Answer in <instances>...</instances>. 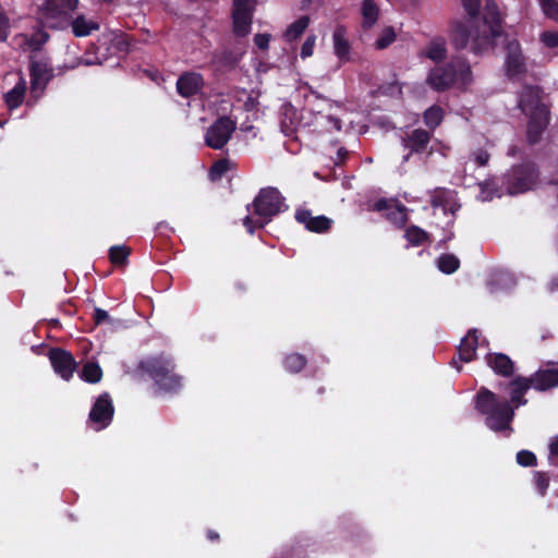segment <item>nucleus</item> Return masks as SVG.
I'll list each match as a JSON object with an SVG mask.
<instances>
[{
    "label": "nucleus",
    "mask_w": 558,
    "mask_h": 558,
    "mask_svg": "<svg viewBox=\"0 0 558 558\" xmlns=\"http://www.w3.org/2000/svg\"><path fill=\"white\" fill-rule=\"evenodd\" d=\"M548 460L550 464L558 466V436L554 437L549 444Z\"/></svg>",
    "instance_id": "47"
},
{
    "label": "nucleus",
    "mask_w": 558,
    "mask_h": 558,
    "mask_svg": "<svg viewBox=\"0 0 558 558\" xmlns=\"http://www.w3.org/2000/svg\"><path fill=\"white\" fill-rule=\"evenodd\" d=\"M52 76V69L47 60H37L34 56L31 62V89L39 96Z\"/></svg>",
    "instance_id": "10"
},
{
    "label": "nucleus",
    "mask_w": 558,
    "mask_h": 558,
    "mask_svg": "<svg viewBox=\"0 0 558 558\" xmlns=\"http://www.w3.org/2000/svg\"><path fill=\"white\" fill-rule=\"evenodd\" d=\"M519 106L527 116H537L541 108H547L539 101V92L534 86H524L521 94Z\"/></svg>",
    "instance_id": "14"
},
{
    "label": "nucleus",
    "mask_w": 558,
    "mask_h": 558,
    "mask_svg": "<svg viewBox=\"0 0 558 558\" xmlns=\"http://www.w3.org/2000/svg\"><path fill=\"white\" fill-rule=\"evenodd\" d=\"M531 387H533L531 378L517 377L510 383V397L513 409L527 402L523 396Z\"/></svg>",
    "instance_id": "22"
},
{
    "label": "nucleus",
    "mask_w": 558,
    "mask_h": 558,
    "mask_svg": "<svg viewBox=\"0 0 558 558\" xmlns=\"http://www.w3.org/2000/svg\"><path fill=\"white\" fill-rule=\"evenodd\" d=\"M236 129V123L229 117L218 118L205 133V144L213 149H222Z\"/></svg>",
    "instance_id": "7"
},
{
    "label": "nucleus",
    "mask_w": 558,
    "mask_h": 558,
    "mask_svg": "<svg viewBox=\"0 0 558 558\" xmlns=\"http://www.w3.org/2000/svg\"><path fill=\"white\" fill-rule=\"evenodd\" d=\"M138 367L163 391L175 392L182 386L181 377L173 373L174 365L171 360L162 355L148 357L142 361Z\"/></svg>",
    "instance_id": "5"
},
{
    "label": "nucleus",
    "mask_w": 558,
    "mask_h": 558,
    "mask_svg": "<svg viewBox=\"0 0 558 558\" xmlns=\"http://www.w3.org/2000/svg\"><path fill=\"white\" fill-rule=\"evenodd\" d=\"M517 462L522 466H533L536 464V457L532 451L521 450L517 453Z\"/></svg>",
    "instance_id": "41"
},
{
    "label": "nucleus",
    "mask_w": 558,
    "mask_h": 558,
    "mask_svg": "<svg viewBox=\"0 0 558 558\" xmlns=\"http://www.w3.org/2000/svg\"><path fill=\"white\" fill-rule=\"evenodd\" d=\"M459 264V259L452 254H444L438 258V268L446 274L454 272Z\"/></svg>",
    "instance_id": "35"
},
{
    "label": "nucleus",
    "mask_w": 558,
    "mask_h": 558,
    "mask_svg": "<svg viewBox=\"0 0 558 558\" xmlns=\"http://www.w3.org/2000/svg\"><path fill=\"white\" fill-rule=\"evenodd\" d=\"M376 208H377L378 210H381V209L386 208V201H378V202L376 203Z\"/></svg>",
    "instance_id": "53"
},
{
    "label": "nucleus",
    "mask_w": 558,
    "mask_h": 558,
    "mask_svg": "<svg viewBox=\"0 0 558 558\" xmlns=\"http://www.w3.org/2000/svg\"><path fill=\"white\" fill-rule=\"evenodd\" d=\"M306 364V360L301 354H290L286 359V367L292 373L300 372Z\"/></svg>",
    "instance_id": "36"
},
{
    "label": "nucleus",
    "mask_w": 558,
    "mask_h": 558,
    "mask_svg": "<svg viewBox=\"0 0 558 558\" xmlns=\"http://www.w3.org/2000/svg\"><path fill=\"white\" fill-rule=\"evenodd\" d=\"M131 250L125 245H114L109 250V258L116 266H124Z\"/></svg>",
    "instance_id": "31"
},
{
    "label": "nucleus",
    "mask_w": 558,
    "mask_h": 558,
    "mask_svg": "<svg viewBox=\"0 0 558 558\" xmlns=\"http://www.w3.org/2000/svg\"><path fill=\"white\" fill-rule=\"evenodd\" d=\"M409 157H410V155L404 156L403 160H404V161H408V160H409Z\"/></svg>",
    "instance_id": "59"
},
{
    "label": "nucleus",
    "mask_w": 558,
    "mask_h": 558,
    "mask_svg": "<svg viewBox=\"0 0 558 558\" xmlns=\"http://www.w3.org/2000/svg\"><path fill=\"white\" fill-rule=\"evenodd\" d=\"M453 365L457 367V371H460V369H461V367L457 365V362H456V361H453Z\"/></svg>",
    "instance_id": "58"
},
{
    "label": "nucleus",
    "mask_w": 558,
    "mask_h": 558,
    "mask_svg": "<svg viewBox=\"0 0 558 558\" xmlns=\"http://www.w3.org/2000/svg\"><path fill=\"white\" fill-rule=\"evenodd\" d=\"M294 130L293 125H288L284 121L282 122V131L286 135H290Z\"/></svg>",
    "instance_id": "52"
},
{
    "label": "nucleus",
    "mask_w": 558,
    "mask_h": 558,
    "mask_svg": "<svg viewBox=\"0 0 558 558\" xmlns=\"http://www.w3.org/2000/svg\"><path fill=\"white\" fill-rule=\"evenodd\" d=\"M77 3V0H46L40 9L41 23L50 28H64Z\"/></svg>",
    "instance_id": "6"
},
{
    "label": "nucleus",
    "mask_w": 558,
    "mask_h": 558,
    "mask_svg": "<svg viewBox=\"0 0 558 558\" xmlns=\"http://www.w3.org/2000/svg\"><path fill=\"white\" fill-rule=\"evenodd\" d=\"M228 170V161L219 160L210 169L211 179H216L225 174Z\"/></svg>",
    "instance_id": "46"
},
{
    "label": "nucleus",
    "mask_w": 558,
    "mask_h": 558,
    "mask_svg": "<svg viewBox=\"0 0 558 558\" xmlns=\"http://www.w3.org/2000/svg\"><path fill=\"white\" fill-rule=\"evenodd\" d=\"M308 24H310V17L306 15L301 16L295 22H293L292 24L289 25V27L287 28V31L284 32V35H283L284 39L287 41H293V40L298 39L304 33V31L307 28Z\"/></svg>",
    "instance_id": "29"
},
{
    "label": "nucleus",
    "mask_w": 558,
    "mask_h": 558,
    "mask_svg": "<svg viewBox=\"0 0 558 558\" xmlns=\"http://www.w3.org/2000/svg\"><path fill=\"white\" fill-rule=\"evenodd\" d=\"M535 486L541 495H545L549 486V477L544 472H536L534 474Z\"/></svg>",
    "instance_id": "42"
},
{
    "label": "nucleus",
    "mask_w": 558,
    "mask_h": 558,
    "mask_svg": "<svg viewBox=\"0 0 558 558\" xmlns=\"http://www.w3.org/2000/svg\"><path fill=\"white\" fill-rule=\"evenodd\" d=\"M541 41L548 48H558V32H544Z\"/></svg>",
    "instance_id": "43"
},
{
    "label": "nucleus",
    "mask_w": 558,
    "mask_h": 558,
    "mask_svg": "<svg viewBox=\"0 0 558 558\" xmlns=\"http://www.w3.org/2000/svg\"><path fill=\"white\" fill-rule=\"evenodd\" d=\"M94 319L96 322V324H101L104 323L105 320L109 319V315L108 313L102 310V308H95V312H94Z\"/></svg>",
    "instance_id": "49"
},
{
    "label": "nucleus",
    "mask_w": 558,
    "mask_h": 558,
    "mask_svg": "<svg viewBox=\"0 0 558 558\" xmlns=\"http://www.w3.org/2000/svg\"><path fill=\"white\" fill-rule=\"evenodd\" d=\"M25 92L26 82L21 78L11 90L4 94V100L9 109H15L23 102Z\"/></svg>",
    "instance_id": "28"
},
{
    "label": "nucleus",
    "mask_w": 558,
    "mask_h": 558,
    "mask_svg": "<svg viewBox=\"0 0 558 558\" xmlns=\"http://www.w3.org/2000/svg\"><path fill=\"white\" fill-rule=\"evenodd\" d=\"M222 62L228 65H233L238 62V58L232 52L225 51L222 53Z\"/></svg>",
    "instance_id": "50"
},
{
    "label": "nucleus",
    "mask_w": 558,
    "mask_h": 558,
    "mask_svg": "<svg viewBox=\"0 0 558 558\" xmlns=\"http://www.w3.org/2000/svg\"><path fill=\"white\" fill-rule=\"evenodd\" d=\"M253 207L257 218L254 220L247 216L244 219V226L250 233H253L256 227H264L274 216L282 210V197L275 187L262 189L254 199Z\"/></svg>",
    "instance_id": "4"
},
{
    "label": "nucleus",
    "mask_w": 558,
    "mask_h": 558,
    "mask_svg": "<svg viewBox=\"0 0 558 558\" xmlns=\"http://www.w3.org/2000/svg\"><path fill=\"white\" fill-rule=\"evenodd\" d=\"M81 377L88 383H98L102 377V371L97 363H86L81 373Z\"/></svg>",
    "instance_id": "32"
},
{
    "label": "nucleus",
    "mask_w": 558,
    "mask_h": 558,
    "mask_svg": "<svg viewBox=\"0 0 558 558\" xmlns=\"http://www.w3.org/2000/svg\"><path fill=\"white\" fill-rule=\"evenodd\" d=\"M488 364L495 371V373L504 377L511 376L513 373V362L506 354L496 353L489 355Z\"/></svg>",
    "instance_id": "24"
},
{
    "label": "nucleus",
    "mask_w": 558,
    "mask_h": 558,
    "mask_svg": "<svg viewBox=\"0 0 558 558\" xmlns=\"http://www.w3.org/2000/svg\"><path fill=\"white\" fill-rule=\"evenodd\" d=\"M255 10L254 0H233L232 13H250L253 14Z\"/></svg>",
    "instance_id": "38"
},
{
    "label": "nucleus",
    "mask_w": 558,
    "mask_h": 558,
    "mask_svg": "<svg viewBox=\"0 0 558 558\" xmlns=\"http://www.w3.org/2000/svg\"><path fill=\"white\" fill-rule=\"evenodd\" d=\"M97 2H106V3H111L113 0H96Z\"/></svg>",
    "instance_id": "56"
},
{
    "label": "nucleus",
    "mask_w": 558,
    "mask_h": 558,
    "mask_svg": "<svg viewBox=\"0 0 558 558\" xmlns=\"http://www.w3.org/2000/svg\"><path fill=\"white\" fill-rule=\"evenodd\" d=\"M476 409L485 416L486 425L493 430L510 429L514 416L513 407L487 388H481L476 396Z\"/></svg>",
    "instance_id": "3"
},
{
    "label": "nucleus",
    "mask_w": 558,
    "mask_h": 558,
    "mask_svg": "<svg viewBox=\"0 0 558 558\" xmlns=\"http://www.w3.org/2000/svg\"><path fill=\"white\" fill-rule=\"evenodd\" d=\"M543 13L555 21H558V1L557 0H537Z\"/></svg>",
    "instance_id": "37"
},
{
    "label": "nucleus",
    "mask_w": 558,
    "mask_h": 558,
    "mask_svg": "<svg viewBox=\"0 0 558 558\" xmlns=\"http://www.w3.org/2000/svg\"><path fill=\"white\" fill-rule=\"evenodd\" d=\"M537 173L534 165L526 163L515 167L507 175V189L509 194L523 193L535 184Z\"/></svg>",
    "instance_id": "8"
},
{
    "label": "nucleus",
    "mask_w": 558,
    "mask_h": 558,
    "mask_svg": "<svg viewBox=\"0 0 558 558\" xmlns=\"http://www.w3.org/2000/svg\"><path fill=\"white\" fill-rule=\"evenodd\" d=\"M328 120L329 122L332 124V126L337 130V131H340L341 130V121L340 119L336 118V117H328Z\"/></svg>",
    "instance_id": "51"
},
{
    "label": "nucleus",
    "mask_w": 558,
    "mask_h": 558,
    "mask_svg": "<svg viewBox=\"0 0 558 558\" xmlns=\"http://www.w3.org/2000/svg\"><path fill=\"white\" fill-rule=\"evenodd\" d=\"M398 216H399V220H400L401 222H404V221H405V214H404L403 209H399V210H398Z\"/></svg>",
    "instance_id": "55"
},
{
    "label": "nucleus",
    "mask_w": 558,
    "mask_h": 558,
    "mask_svg": "<svg viewBox=\"0 0 558 558\" xmlns=\"http://www.w3.org/2000/svg\"><path fill=\"white\" fill-rule=\"evenodd\" d=\"M405 236L414 245L423 243L427 236L426 232L417 227L409 228L405 232Z\"/></svg>",
    "instance_id": "39"
},
{
    "label": "nucleus",
    "mask_w": 558,
    "mask_h": 558,
    "mask_svg": "<svg viewBox=\"0 0 558 558\" xmlns=\"http://www.w3.org/2000/svg\"><path fill=\"white\" fill-rule=\"evenodd\" d=\"M430 204L433 207H441L445 213L453 214L459 208L454 192L442 187H437L430 192Z\"/></svg>",
    "instance_id": "17"
},
{
    "label": "nucleus",
    "mask_w": 558,
    "mask_h": 558,
    "mask_svg": "<svg viewBox=\"0 0 558 558\" xmlns=\"http://www.w3.org/2000/svg\"><path fill=\"white\" fill-rule=\"evenodd\" d=\"M471 83V66L461 57H453L447 63L436 64L426 75V84L436 92H445L452 87L465 88Z\"/></svg>",
    "instance_id": "2"
},
{
    "label": "nucleus",
    "mask_w": 558,
    "mask_h": 558,
    "mask_svg": "<svg viewBox=\"0 0 558 558\" xmlns=\"http://www.w3.org/2000/svg\"><path fill=\"white\" fill-rule=\"evenodd\" d=\"M49 35L44 31H38L32 35L20 34L14 40L24 51L38 52L48 41Z\"/></svg>",
    "instance_id": "16"
},
{
    "label": "nucleus",
    "mask_w": 558,
    "mask_h": 558,
    "mask_svg": "<svg viewBox=\"0 0 558 558\" xmlns=\"http://www.w3.org/2000/svg\"><path fill=\"white\" fill-rule=\"evenodd\" d=\"M295 219L313 232L327 231L331 226V220L325 216H313L307 209H299L295 213Z\"/></svg>",
    "instance_id": "15"
},
{
    "label": "nucleus",
    "mask_w": 558,
    "mask_h": 558,
    "mask_svg": "<svg viewBox=\"0 0 558 558\" xmlns=\"http://www.w3.org/2000/svg\"><path fill=\"white\" fill-rule=\"evenodd\" d=\"M429 142L430 133L423 129L413 130L403 137L404 147L409 148L411 153H422L426 149Z\"/></svg>",
    "instance_id": "19"
},
{
    "label": "nucleus",
    "mask_w": 558,
    "mask_h": 558,
    "mask_svg": "<svg viewBox=\"0 0 558 558\" xmlns=\"http://www.w3.org/2000/svg\"><path fill=\"white\" fill-rule=\"evenodd\" d=\"M113 405L108 393L100 395L89 412V421L97 424L96 429L107 427L113 416Z\"/></svg>",
    "instance_id": "11"
},
{
    "label": "nucleus",
    "mask_w": 558,
    "mask_h": 558,
    "mask_svg": "<svg viewBox=\"0 0 558 558\" xmlns=\"http://www.w3.org/2000/svg\"><path fill=\"white\" fill-rule=\"evenodd\" d=\"M208 537L211 539V541H216L219 538V535L218 533L214 532V531H209L208 532Z\"/></svg>",
    "instance_id": "54"
},
{
    "label": "nucleus",
    "mask_w": 558,
    "mask_h": 558,
    "mask_svg": "<svg viewBox=\"0 0 558 558\" xmlns=\"http://www.w3.org/2000/svg\"><path fill=\"white\" fill-rule=\"evenodd\" d=\"M397 39V34L391 26L385 27L375 41L376 49L383 50L389 47Z\"/></svg>",
    "instance_id": "34"
},
{
    "label": "nucleus",
    "mask_w": 558,
    "mask_h": 558,
    "mask_svg": "<svg viewBox=\"0 0 558 558\" xmlns=\"http://www.w3.org/2000/svg\"><path fill=\"white\" fill-rule=\"evenodd\" d=\"M233 33L239 37H245L251 32L253 14L250 13H232Z\"/></svg>",
    "instance_id": "27"
},
{
    "label": "nucleus",
    "mask_w": 558,
    "mask_h": 558,
    "mask_svg": "<svg viewBox=\"0 0 558 558\" xmlns=\"http://www.w3.org/2000/svg\"><path fill=\"white\" fill-rule=\"evenodd\" d=\"M530 378L533 383V388L544 391L558 386V369H539Z\"/></svg>",
    "instance_id": "21"
},
{
    "label": "nucleus",
    "mask_w": 558,
    "mask_h": 558,
    "mask_svg": "<svg viewBox=\"0 0 558 558\" xmlns=\"http://www.w3.org/2000/svg\"><path fill=\"white\" fill-rule=\"evenodd\" d=\"M501 34L500 13L495 0H486L483 22L468 27L462 21L451 22L449 37L452 46L462 50L469 45L475 54L483 53L494 46V39Z\"/></svg>",
    "instance_id": "1"
},
{
    "label": "nucleus",
    "mask_w": 558,
    "mask_h": 558,
    "mask_svg": "<svg viewBox=\"0 0 558 558\" xmlns=\"http://www.w3.org/2000/svg\"><path fill=\"white\" fill-rule=\"evenodd\" d=\"M270 40L269 34H257L254 37V41L259 49H267Z\"/></svg>",
    "instance_id": "48"
},
{
    "label": "nucleus",
    "mask_w": 558,
    "mask_h": 558,
    "mask_svg": "<svg viewBox=\"0 0 558 558\" xmlns=\"http://www.w3.org/2000/svg\"><path fill=\"white\" fill-rule=\"evenodd\" d=\"M505 69L506 75L511 81L520 82L527 73L525 58L522 54L520 44L517 40H511L507 45Z\"/></svg>",
    "instance_id": "9"
},
{
    "label": "nucleus",
    "mask_w": 558,
    "mask_h": 558,
    "mask_svg": "<svg viewBox=\"0 0 558 558\" xmlns=\"http://www.w3.org/2000/svg\"><path fill=\"white\" fill-rule=\"evenodd\" d=\"M477 345V330H470L468 335L461 340V343L458 348L459 360L462 362H471L475 357Z\"/></svg>",
    "instance_id": "23"
},
{
    "label": "nucleus",
    "mask_w": 558,
    "mask_h": 558,
    "mask_svg": "<svg viewBox=\"0 0 558 558\" xmlns=\"http://www.w3.org/2000/svg\"><path fill=\"white\" fill-rule=\"evenodd\" d=\"M447 40L442 36L433 37L420 52L421 58H426L435 64L444 62L447 59Z\"/></svg>",
    "instance_id": "13"
},
{
    "label": "nucleus",
    "mask_w": 558,
    "mask_h": 558,
    "mask_svg": "<svg viewBox=\"0 0 558 558\" xmlns=\"http://www.w3.org/2000/svg\"><path fill=\"white\" fill-rule=\"evenodd\" d=\"M49 360L54 372L63 379L69 380L76 367V362L71 353L62 349H51Z\"/></svg>",
    "instance_id": "12"
},
{
    "label": "nucleus",
    "mask_w": 558,
    "mask_h": 558,
    "mask_svg": "<svg viewBox=\"0 0 558 558\" xmlns=\"http://www.w3.org/2000/svg\"><path fill=\"white\" fill-rule=\"evenodd\" d=\"M345 35L343 26H338L332 35L335 53L341 60H348L350 52V44Z\"/></svg>",
    "instance_id": "25"
},
{
    "label": "nucleus",
    "mask_w": 558,
    "mask_h": 558,
    "mask_svg": "<svg viewBox=\"0 0 558 558\" xmlns=\"http://www.w3.org/2000/svg\"><path fill=\"white\" fill-rule=\"evenodd\" d=\"M316 37L314 35L308 36L301 47V57L303 59L308 58L313 54Z\"/></svg>",
    "instance_id": "45"
},
{
    "label": "nucleus",
    "mask_w": 558,
    "mask_h": 558,
    "mask_svg": "<svg viewBox=\"0 0 558 558\" xmlns=\"http://www.w3.org/2000/svg\"><path fill=\"white\" fill-rule=\"evenodd\" d=\"M484 193H485V192H484V190H483V191H482V199H483V201H487V199H488V196H485V195H484Z\"/></svg>",
    "instance_id": "57"
},
{
    "label": "nucleus",
    "mask_w": 558,
    "mask_h": 558,
    "mask_svg": "<svg viewBox=\"0 0 558 558\" xmlns=\"http://www.w3.org/2000/svg\"><path fill=\"white\" fill-rule=\"evenodd\" d=\"M471 157L476 162V165L484 167L488 163L490 156L487 150L478 148L471 153Z\"/></svg>",
    "instance_id": "44"
},
{
    "label": "nucleus",
    "mask_w": 558,
    "mask_h": 558,
    "mask_svg": "<svg viewBox=\"0 0 558 558\" xmlns=\"http://www.w3.org/2000/svg\"><path fill=\"white\" fill-rule=\"evenodd\" d=\"M72 29L75 36L83 37L90 34L92 31L98 29V24L93 21H87L83 15L77 16L71 22Z\"/></svg>",
    "instance_id": "30"
},
{
    "label": "nucleus",
    "mask_w": 558,
    "mask_h": 558,
    "mask_svg": "<svg viewBox=\"0 0 558 558\" xmlns=\"http://www.w3.org/2000/svg\"><path fill=\"white\" fill-rule=\"evenodd\" d=\"M361 13L363 17L362 26L364 28L368 29L377 23L379 9L374 0H363Z\"/></svg>",
    "instance_id": "26"
},
{
    "label": "nucleus",
    "mask_w": 558,
    "mask_h": 558,
    "mask_svg": "<svg viewBox=\"0 0 558 558\" xmlns=\"http://www.w3.org/2000/svg\"><path fill=\"white\" fill-rule=\"evenodd\" d=\"M548 123L547 108H541L537 116H531L527 124V138L530 143L538 142Z\"/></svg>",
    "instance_id": "20"
},
{
    "label": "nucleus",
    "mask_w": 558,
    "mask_h": 558,
    "mask_svg": "<svg viewBox=\"0 0 558 558\" xmlns=\"http://www.w3.org/2000/svg\"><path fill=\"white\" fill-rule=\"evenodd\" d=\"M442 118L444 111L438 106H432L424 112V122L432 130L436 129L441 123Z\"/></svg>",
    "instance_id": "33"
},
{
    "label": "nucleus",
    "mask_w": 558,
    "mask_h": 558,
    "mask_svg": "<svg viewBox=\"0 0 558 558\" xmlns=\"http://www.w3.org/2000/svg\"><path fill=\"white\" fill-rule=\"evenodd\" d=\"M203 87V77L197 73H185L178 78L177 90L182 97L197 94Z\"/></svg>",
    "instance_id": "18"
},
{
    "label": "nucleus",
    "mask_w": 558,
    "mask_h": 558,
    "mask_svg": "<svg viewBox=\"0 0 558 558\" xmlns=\"http://www.w3.org/2000/svg\"><path fill=\"white\" fill-rule=\"evenodd\" d=\"M461 3L469 17L474 19L478 16L482 0H461Z\"/></svg>",
    "instance_id": "40"
}]
</instances>
